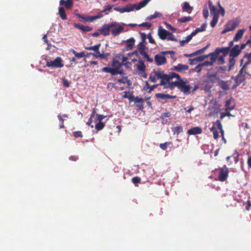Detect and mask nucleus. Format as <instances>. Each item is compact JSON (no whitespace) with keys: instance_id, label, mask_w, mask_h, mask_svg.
<instances>
[{"instance_id":"nucleus-1","label":"nucleus","mask_w":251,"mask_h":251,"mask_svg":"<svg viewBox=\"0 0 251 251\" xmlns=\"http://www.w3.org/2000/svg\"><path fill=\"white\" fill-rule=\"evenodd\" d=\"M153 73L154 75H151L149 77V79L151 82L155 83L157 81V79H160L159 84L160 86H162L165 84L163 78L162 76L163 75V71L160 69L153 70Z\"/></svg>"},{"instance_id":"nucleus-2","label":"nucleus","mask_w":251,"mask_h":251,"mask_svg":"<svg viewBox=\"0 0 251 251\" xmlns=\"http://www.w3.org/2000/svg\"><path fill=\"white\" fill-rule=\"evenodd\" d=\"M183 80H181L179 90L184 94H190L194 92L199 88L198 85H195L193 88L190 85H187Z\"/></svg>"},{"instance_id":"nucleus-3","label":"nucleus","mask_w":251,"mask_h":251,"mask_svg":"<svg viewBox=\"0 0 251 251\" xmlns=\"http://www.w3.org/2000/svg\"><path fill=\"white\" fill-rule=\"evenodd\" d=\"M219 174L217 180L224 182L226 181L228 176L229 171L228 168L226 165L219 168Z\"/></svg>"},{"instance_id":"nucleus-4","label":"nucleus","mask_w":251,"mask_h":251,"mask_svg":"<svg viewBox=\"0 0 251 251\" xmlns=\"http://www.w3.org/2000/svg\"><path fill=\"white\" fill-rule=\"evenodd\" d=\"M62 61V59L60 57H57L53 61L51 60H47L46 66L48 67L62 68L64 66Z\"/></svg>"},{"instance_id":"nucleus-5","label":"nucleus","mask_w":251,"mask_h":251,"mask_svg":"<svg viewBox=\"0 0 251 251\" xmlns=\"http://www.w3.org/2000/svg\"><path fill=\"white\" fill-rule=\"evenodd\" d=\"M117 25L116 22H113L108 24H104L100 30V33L104 36H106L110 34V29Z\"/></svg>"},{"instance_id":"nucleus-6","label":"nucleus","mask_w":251,"mask_h":251,"mask_svg":"<svg viewBox=\"0 0 251 251\" xmlns=\"http://www.w3.org/2000/svg\"><path fill=\"white\" fill-rule=\"evenodd\" d=\"M181 80H182L180 81H175L172 82L171 81H169V82H165V84L162 85L163 91H164L168 88H169L171 90H173L174 89L175 87H177V88L179 90ZM164 81H165L164 80Z\"/></svg>"},{"instance_id":"nucleus-7","label":"nucleus","mask_w":251,"mask_h":251,"mask_svg":"<svg viewBox=\"0 0 251 251\" xmlns=\"http://www.w3.org/2000/svg\"><path fill=\"white\" fill-rule=\"evenodd\" d=\"M136 8V4H128L126 5L124 7H116L114 8V10L118 11L121 13L124 12H129L133 11Z\"/></svg>"},{"instance_id":"nucleus-8","label":"nucleus","mask_w":251,"mask_h":251,"mask_svg":"<svg viewBox=\"0 0 251 251\" xmlns=\"http://www.w3.org/2000/svg\"><path fill=\"white\" fill-rule=\"evenodd\" d=\"M146 68V67L144 64V61H139V63L137 65V71L139 75L144 78H146L147 76V75L145 73Z\"/></svg>"},{"instance_id":"nucleus-9","label":"nucleus","mask_w":251,"mask_h":251,"mask_svg":"<svg viewBox=\"0 0 251 251\" xmlns=\"http://www.w3.org/2000/svg\"><path fill=\"white\" fill-rule=\"evenodd\" d=\"M189 66L182 64H178L176 66H173L172 70L176 71L178 73H185L189 69Z\"/></svg>"},{"instance_id":"nucleus-10","label":"nucleus","mask_w":251,"mask_h":251,"mask_svg":"<svg viewBox=\"0 0 251 251\" xmlns=\"http://www.w3.org/2000/svg\"><path fill=\"white\" fill-rule=\"evenodd\" d=\"M154 61L157 66H160L166 63L167 60L166 57L160 54H156L154 56Z\"/></svg>"},{"instance_id":"nucleus-11","label":"nucleus","mask_w":251,"mask_h":251,"mask_svg":"<svg viewBox=\"0 0 251 251\" xmlns=\"http://www.w3.org/2000/svg\"><path fill=\"white\" fill-rule=\"evenodd\" d=\"M147 49L146 46H142V47H139V52L141 55L147 59L148 62H152L153 59L149 57L148 53L146 51Z\"/></svg>"},{"instance_id":"nucleus-12","label":"nucleus","mask_w":251,"mask_h":251,"mask_svg":"<svg viewBox=\"0 0 251 251\" xmlns=\"http://www.w3.org/2000/svg\"><path fill=\"white\" fill-rule=\"evenodd\" d=\"M239 46L236 45L233 48L230 49L229 56L232 57H237L241 53L240 50H239Z\"/></svg>"},{"instance_id":"nucleus-13","label":"nucleus","mask_w":251,"mask_h":251,"mask_svg":"<svg viewBox=\"0 0 251 251\" xmlns=\"http://www.w3.org/2000/svg\"><path fill=\"white\" fill-rule=\"evenodd\" d=\"M169 33H170L169 31L163 28L161 26L158 28V35L161 39L163 40L166 39Z\"/></svg>"},{"instance_id":"nucleus-14","label":"nucleus","mask_w":251,"mask_h":251,"mask_svg":"<svg viewBox=\"0 0 251 251\" xmlns=\"http://www.w3.org/2000/svg\"><path fill=\"white\" fill-rule=\"evenodd\" d=\"M124 30V27L117 23V25L114 26L113 28L111 29V34L113 36H116L121 33Z\"/></svg>"},{"instance_id":"nucleus-15","label":"nucleus","mask_w":251,"mask_h":251,"mask_svg":"<svg viewBox=\"0 0 251 251\" xmlns=\"http://www.w3.org/2000/svg\"><path fill=\"white\" fill-rule=\"evenodd\" d=\"M176 73L173 72H170L169 74H166L164 73V71H163V75L162 77L163 78V80L167 82H169V81H171L173 78H175L176 76Z\"/></svg>"},{"instance_id":"nucleus-16","label":"nucleus","mask_w":251,"mask_h":251,"mask_svg":"<svg viewBox=\"0 0 251 251\" xmlns=\"http://www.w3.org/2000/svg\"><path fill=\"white\" fill-rule=\"evenodd\" d=\"M202 129L199 126H195L187 130L189 135L199 134L202 133Z\"/></svg>"},{"instance_id":"nucleus-17","label":"nucleus","mask_w":251,"mask_h":251,"mask_svg":"<svg viewBox=\"0 0 251 251\" xmlns=\"http://www.w3.org/2000/svg\"><path fill=\"white\" fill-rule=\"evenodd\" d=\"M155 97L157 99H160L161 100H167L169 99H175L176 97V95L172 96L169 94H165L164 93H157L155 94Z\"/></svg>"},{"instance_id":"nucleus-18","label":"nucleus","mask_w":251,"mask_h":251,"mask_svg":"<svg viewBox=\"0 0 251 251\" xmlns=\"http://www.w3.org/2000/svg\"><path fill=\"white\" fill-rule=\"evenodd\" d=\"M74 26L76 27L83 31H90L92 30L93 28L89 26L84 25L80 24H75Z\"/></svg>"},{"instance_id":"nucleus-19","label":"nucleus","mask_w":251,"mask_h":251,"mask_svg":"<svg viewBox=\"0 0 251 251\" xmlns=\"http://www.w3.org/2000/svg\"><path fill=\"white\" fill-rule=\"evenodd\" d=\"M231 78L234 80V81L235 82V83H236L237 84V85H240L244 81H245V76L237 75L235 76H232Z\"/></svg>"},{"instance_id":"nucleus-20","label":"nucleus","mask_w":251,"mask_h":251,"mask_svg":"<svg viewBox=\"0 0 251 251\" xmlns=\"http://www.w3.org/2000/svg\"><path fill=\"white\" fill-rule=\"evenodd\" d=\"M245 31L244 29L238 30L233 38V41L237 42L241 39Z\"/></svg>"},{"instance_id":"nucleus-21","label":"nucleus","mask_w":251,"mask_h":251,"mask_svg":"<svg viewBox=\"0 0 251 251\" xmlns=\"http://www.w3.org/2000/svg\"><path fill=\"white\" fill-rule=\"evenodd\" d=\"M218 85L224 91H227L229 90V87L226 81L223 80H220L218 81Z\"/></svg>"},{"instance_id":"nucleus-22","label":"nucleus","mask_w":251,"mask_h":251,"mask_svg":"<svg viewBox=\"0 0 251 251\" xmlns=\"http://www.w3.org/2000/svg\"><path fill=\"white\" fill-rule=\"evenodd\" d=\"M238 23L235 21H230L226 25V27L230 31L233 30L237 26Z\"/></svg>"},{"instance_id":"nucleus-23","label":"nucleus","mask_w":251,"mask_h":251,"mask_svg":"<svg viewBox=\"0 0 251 251\" xmlns=\"http://www.w3.org/2000/svg\"><path fill=\"white\" fill-rule=\"evenodd\" d=\"M58 14L62 20H65L67 19L64 8L63 6L59 7Z\"/></svg>"},{"instance_id":"nucleus-24","label":"nucleus","mask_w":251,"mask_h":251,"mask_svg":"<svg viewBox=\"0 0 251 251\" xmlns=\"http://www.w3.org/2000/svg\"><path fill=\"white\" fill-rule=\"evenodd\" d=\"M127 43L126 48L127 50H131L133 48L135 43V40L133 38H130L126 41Z\"/></svg>"},{"instance_id":"nucleus-25","label":"nucleus","mask_w":251,"mask_h":251,"mask_svg":"<svg viewBox=\"0 0 251 251\" xmlns=\"http://www.w3.org/2000/svg\"><path fill=\"white\" fill-rule=\"evenodd\" d=\"M182 9L183 11H185L188 13H190L193 9V7L191 6L188 2L185 1L184 2Z\"/></svg>"},{"instance_id":"nucleus-26","label":"nucleus","mask_w":251,"mask_h":251,"mask_svg":"<svg viewBox=\"0 0 251 251\" xmlns=\"http://www.w3.org/2000/svg\"><path fill=\"white\" fill-rule=\"evenodd\" d=\"M209 55H204L201 56H198L192 59H189V61H196V62H200L203 61L205 58H208Z\"/></svg>"},{"instance_id":"nucleus-27","label":"nucleus","mask_w":251,"mask_h":251,"mask_svg":"<svg viewBox=\"0 0 251 251\" xmlns=\"http://www.w3.org/2000/svg\"><path fill=\"white\" fill-rule=\"evenodd\" d=\"M216 50L223 53L224 56H226L229 53L230 49L228 47H222L221 48H217Z\"/></svg>"},{"instance_id":"nucleus-28","label":"nucleus","mask_w":251,"mask_h":251,"mask_svg":"<svg viewBox=\"0 0 251 251\" xmlns=\"http://www.w3.org/2000/svg\"><path fill=\"white\" fill-rule=\"evenodd\" d=\"M123 66V64H121L119 60L116 58L113 59L112 61V66L118 69H120Z\"/></svg>"},{"instance_id":"nucleus-29","label":"nucleus","mask_w":251,"mask_h":251,"mask_svg":"<svg viewBox=\"0 0 251 251\" xmlns=\"http://www.w3.org/2000/svg\"><path fill=\"white\" fill-rule=\"evenodd\" d=\"M218 19H219V14H215L213 15V18H212V21H211V22L210 23V26L211 27H215V25H216V24L218 23Z\"/></svg>"},{"instance_id":"nucleus-30","label":"nucleus","mask_w":251,"mask_h":251,"mask_svg":"<svg viewBox=\"0 0 251 251\" xmlns=\"http://www.w3.org/2000/svg\"><path fill=\"white\" fill-rule=\"evenodd\" d=\"M173 145L171 142H166L164 143L160 144L159 145L160 148L163 150L167 151L168 148H170Z\"/></svg>"},{"instance_id":"nucleus-31","label":"nucleus","mask_w":251,"mask_h":251,"mask_svg":"<svg viewBox=\"0 0 251 251\" xmlns=\"http://www.w3.org/2000/svg\"><path fill=\"white\" fill-rule=\"evenodd\" d=\"M208 5L210 9L211 14H218L216 7L213 4L211 0L208 1Z\"/></svg>"},{"instance_id":"nucleus-32","label":"nucleus","mask_w":251,"mask_h":251,"mask_svg":"<svg viewBox=\"0 0 251 251\" xmlns=\"http://www.w3.org/2000/svg\"><path fill=\"white\" fill-rule=\"evenodd\" d=\"M174 134L178 135L183 132V128L181 126H176L172 128Z\"/></svg>"},{"instance_id":"nucleus-33","label":"nucleus","mask_w":251,"mask_h":251,"mask_svg":"<svg viewBox=\"0 0 251 251\" xmlns=\"http://www.w3.org/2000/svg\"><path fill=\"white\" fill-rule=\"evenodd\" d=\"M150 0H143L141 1V2H140L139 3L138 5L137 6H136L135 9L136 10H138L140 9L141 8L144 7L149 3V2Z\"/></svg>"},{"instance_id":"nucleus-34","label":"nucleus","mask_w":251,"mask_h":251,"mask_svg":"<svg viewBox=\"0 0 251 251\" xmlns=\"http://www.w3.org/2000/svg\"><path fill=\"white\" fill-rule=\"evenodd\" d=\"M71 51L75 55V57H77L78 58H81L86 56L84 51L77 52L75 50L73 49L71 50Z\"/></svg>"},{"instance_id":"nucleus-35","label":"nucleus","mask_w":251,"mask_h":251,"mask_svg":"<svg viewBox=\"0 0 251 251\" xmlns=\"http://www.w3.org/2000/svg\"><path fill=\"white\" fill-rule=\"evenodd\" d=\"M214 125L216 126V128L217 127L220 130L221 134H223V133H224V131L223 129L222 125L220 120H216L214 123Z\"/></svg>"},{"instance_id":"nucleus-36","label":"nucleus","mask_w":251,"mask_h":251,"mask_svg":"<svg viewBox=\"0 0 251 251\" xmlns=\"http://www.w3.org/2000/svg\"><path fill=\"white\" fill-rule=\"evenodd\" d=\"M209 46L210 44H208L205 47L195 51V52H194V55L196 56L204 53L205 50L209 47Z\"/></svg>"},{"instance_id":"nucleus-37","label":"nucleus","mask_w":251,"mask_h":251,"mask_svg":"<svg viewBox=\"0 0 251 251\" xmlns=\"http://www.w3.org/2000/svg\"><path fill=\"white\" fill-rule=\"evenodd\" d=\"M235 62H236V61H235L234 58L230 57V58L229 59V62L228 64V71H230L232 69V68L235 65Z\"/></svg>"},{"instance_id":"nucleus-38","label":"nucleus","mask_w":251,"mask_h":251,"mask_svg":"<svg viewBox=\"0 0 251 251\" xmlns=\"http://www.w3.org/2000/svg\"><path fill=\"white\" fill-rule=\"evenodd\" d=\"M172 114L170 112L166 110L165 112L162 114L160 118L164 121L165 118H168L170 119Z\"/></svg>"},{"instance_id":"nucleus-39","label":"nucleus","mask_w":251,"mask_h":251,"mask_svg":"<svg viewBox=\"0 0 251 251\" xmlns=\"http://www.w3.org/2000/svg\"><path fill=\"white\" fill-rule=\"evenodd\" d=\"M207 55H209V57H210V62L213 65V63L215 62L216 58H217V56L216 54L214 52L210 53L208 54Z\"/></svg>"},{"instance_id":"nucleus-40","label":"nucleus","mask_w":251,"mask_h":251,"mask_svg":"<svg viewBox=\"0 0 251 251\" xmlns=\"http://www.w3.org/2000/svg\"><path fill=\"white\" fill-rule=\"evenodd\" d=\"M231 101V100H226L225 104L226 110H231L234 108V106H230Z\"/></svg>"},{"instance_id":"nucleus-41","label":"nucleus","mask_w":251,"mask_h":251,"mask_svg":"<svg viewBox=\"0 0 251 251\" xmlns=\"http://www.w3.org/2000/svg\"><path fill=\"white\" fill-rule=\"evenodd\" d=\"M206 27V24H203L201 25V27H200V28H197L193 32L195 33V34L196 35V34H197L198 32H202V31H204L205 30V28Z\"/></svg>"},{"instance_id":"nucleus-42","label":"nucleus","mask_w":251,"mask_h":251,"mask_svg":"<svg viewBox=\"0 0 251 251\" xmlns=\"http://www.w3.org/2000/svg\"><path fill=\"white\" fill-rule=\"evenodd\" d=\"M100 45H101L99 43V44L96 45L95 46H91L89 47H86L85 49L86 50H94V51H96L99 50Z\"/></svg>"},{"instance_id":"nucleus-43","label":"nucleus","mask_w":251,"mask_h":251,"mask_svg":"<svg viewBox=\"0 0 251 251\" xmlns=\"http://www.w3.org/2000/svg\"><path fill=\"white\" fill-rule=\"evenodd\" d=\"M95 116V109H94L91 114V116L88 120V121L87 122L86 124L90 126L92 128L94 127L93 125H91V123H92V119L94 118Z\"/></svg>"},{"instance_id":"nucleus-44","label":"nucleus","mask_w":251,"mask_h":251,"mask_svg":"<svg viewBox=\"0 0 251 251\" xmlns=\"http://www.w3.org/2000/svg\"><path fill=\"white\" fill-rule=\"evenodd\" d=\"M104 123L102 122H99L96 125H95V128L98 130L100 131L104 127Z\"/></svg>"},{"instance_id":"nucleus-45","label":"nucleus","mask_w":251,"mask_h":251,"mask_svg":"<svg viewBox=\"0 0 251 251\" xmlns=\"http://www.w3.org/2000/svg\"><path fill=\"white\" fill-rule=\"evenodd\" d=\"M73 5V0H66L65 3V7L67 9H70L72 8Z\"/></svg>"},{"instance_id":"nucleus-46","label":"nucleus","mask_w":251,"mask_h":251,"mask_svg":"<svg viewBox=\"0 0 251 251\" xmlns=\"http://www.w3.org/2000/svg\"><path fill=\"white\" fill-rule=\"evenodd\" d=\"M192 20L191 17L190 16H187V17H183L181 18H179L177 20V21L181 23H185L186 22L190 21Z\"/></svg>"},{"instance_id":"nucleus-47","label":"nucleus","mask_w":251,"mask_h":251,"mask_svg":"<svg viewBox=\"0 0 251 251\" xmlns=\"http://www.w3.org/2000/svg\"><path fill=\"white\" fill-rule=\"evenodd\" d=\"M132 182L134 183L136 186H137V184L141 182V178L138 176L133 177L132 178Z\"/></svg>"},{"instance_id":"nucleus-48","label":"nucleus","mask_w":251,"mask_h":251,"mask_svg":"<svg viewBox=\"0 0 251 251\" xmlns=\"http://www.w3.org/2000/svg\"><path fill=\"white\" fill-rule=\"evenodd\" d=\"M147 37L149 39V42L151 44H154L156 46H157V45L156 44V42L155 41V40L153 39V38H152V36H151V33H149L148 35H147Z\"/></svg>"},{"instance_id":"nucleus-49","label":"nucleus","mask_w":251,"mask_h":251,"mask_svg":"<svg viewBox=\"0 0 251 251\" xmlns=\"http://www.w3.org/2000/svg\"><path fill=\"white\" fill-rule=\"evenodd\" d=\"M118 81L123 84H126L128 82V84H129L130 83V80H128L126 77H123L122 78L119 79Z\"/></svg>"},{"instance_id":"nucleus-50","label":"nucleus","mask_w":251,"mask_h":251,"mask_svg":"<svg viewBox=\"0 0 251 251\" xmlns=\"http://www.w3.org/2000/svg\"><path fill=\"white\" fill-rule=\"evenodd\" d=\"M168 40H171L173 41L177 42V40L175 37L174 35L170 32V33L168 34V36L167 37V39Z\"/></svg>"},{"instance_id":"nucleus-51","label":"nucleus","mask_w":251,"mask_h":251,"mask_svg":"<svg viewBox=\"0 0 251 251\" xmlns=\"http://www.w3.org/2000/svg\"><path fill=\"white\" fill-rule=\"evenodd\" d=\"M62 83L63 85L66 87H69L70 85V82L68 81L65 77L62 78Z\"/></svg>"},{"instance_id":"nucleus-52","label":"nucleus","mask_w":251,"mask_h":251,"mask_svg":"<svg viewBox=\"0 0 251 251\" xmlns=\"http://www.w3.org/2000/svg\"><path fill=\"white\" fill-rule=\"evenodd\" d=\"M203 15L205 18H207L208 17L209 12L206 5H205L204 8L203 9Z\"/></svg>"},{"instance_id":"nucleus-53","label":"nucleus","mask_w":251,"mask_h":251,"mask_svg":"<svg viewBox=\"0 0 251 251\" xmlns=\"http://www.w3.org/2000/svg\"><path fill=\"white\" fill-rule=\"evenodd\" d=\"M73 135L75 138L82 137L83 135L80 131H76L73 132Z\"/></svg>"},{"instance_id":"nucleus-54","label":"nucleus","mask_w":251,"mask_h":251,"mask_svg":"<svg viewBox=\"0 0 251 251\" xmlns=\"http://www.w3.org/2000/svg\"><path fill=\"white\" fill-rule=\"evenodd\" d=\"M140 27H147L148 28H150L151 26V23L144 22L138 25Z\"/></svg>"},{"instance_id":"nucleus-55","label":"nucleus","mask_w":251,"mask_h":251,"mask_svg":"<svg viewBox=\"0 0 251 251\" xmlns=\"http://www.w3.org/2000/svg\"><path fill=\"white\" fill-rule=\"evenodd\" d=\"M202 66L201 64H199V65H198L197 66H196L195 67L194 71L198 73H200L202 70Z\"/></svg>"},{"instance_id":"nucleus-56","label":"nucleus","mask_w":251,"mask_h":251,"mask_svg":"<svg viewBox=\"0 0 251 251\" xmlns=\"http://www.w3.org/2000/svg\"><path fill=\"white\" fill-rule=\"evenodd\" d=\"M95 116L97 117V120H98L99 122H101V121L105 118V116H104L103 115L95 113Z\"/></svg>"},{"instance_id":"nucleus-57","label":"nucleus","mask_w":251,"mask_h":251,"mask_svg":"<svg viewBox=\"0 0 251 251\" xmlns=\"http://www.w3.org/2000/svg\"><path fill=\"white\" fill-rule=\"evenodd\" d=\"M100 59H105L107 58V57L109 55H110L109 52L104 53L103 51H101V54L100 55Z\"/></svg>"},{"instance_id":"nucleus-58","label":"nucleus","mask_w":251,"mask_h":251,"mask_svg":"<svg viewBox=\"0 0 251 251\" xmlns=\"http://www.w3.org/2000/svg\"><path fill=\"white\" fill-rule=\"evenodd\" d=\"M194 35H195V34L193 31L190 35L186 36L185 42H186V43H188Z\"/></svg>"},{"instance_id":"nucleus-59","label":"nucleus","mask_w":251,"mask_h":251,"mask_svg":"<svg viewBox=\"0 0 251 251\" xmlns=\"http://www.w3.org/2000/svg\"><path fill=\"white\" fill-rule=\"evenodd\" d=\"M246 67H244V65H243L242 66V68H241V69L240 70L238 75H244V72H245V73H247L246 71L245 70Z\"/></svg>"},{"instance_id":"nucleus-60","label":"nucleus","mask_w":251,"mask_h":251,"mask_svg":"<svg viewBox=\"0 0 251 251\" xmlns=\"http://www.w3.org/2000/svg\"><path fill=\"white\" fill-rule=\"evenodd\" d=\"M231 116V114H230V113L229 112H226V113L222 112L220 114V118L221 119H222L226 116Z\"/></svg>"},{"instance_id":"nucleus-61","label":"nucleus","mask_w":251,"mask_h":251,"mask_svg":"<svg viewBox=\"0 0 251 251\" xmlns=\"http://www.w3.org/2000/svg\"><path fill=\"white\" fill-rule=\"evenodd\" d=\"M113 5H105L104 6V9L101 11V12H105L107 10H108V11H110L111 8L113 7Z\"/></svg>"},{"instance_id":"nucleus-62","label":"nucleus","mask_w":251,"mask_h":251,"mask_svg":"<svg viewBox=\"0 0 251 251\" xmlns=\"http://www.w3.org/2000/svg\"><path fill=\"white\" fill-rule=\"evenodd\" d=\"M159 86H160L159 83L158 84H154V85H153L152 86H151L150 87V89H149V90L148 91V92L149 93H150L152 91H153L155 88H157Z\"/></svg>"},{"instance_id":"nucleus-63","label":"nucleus","mask_w":251,"mask_h":251,"mask_svg":"<svg viewBox=\"0 0 251 251\" xmlns=\"http://www.w3.org/2000/svg\"><path fill=\"white\" fill-rule=\"evenodd\" d=\"M135 102L136 103H142L144 101V100L142 98H139L138 97H136L135 98Z\"/></svg>"},{"instance_id":"nucleus-64","label":"nucleus","mask_w":251,"mask_h":251,"mask_svg":"<svg viewBox=\"0 0 251 251\" xmlns=\"http://www.w3.org/2000/svg\"><path fill=\"white\" fill-rule=\"evenodd\" d=\"M225 56L223 55V56H220L219 58H218V61L219 62V63L220 64H223L224 63H225V59H224V57Z\"/></svg>"}]
</instances>
